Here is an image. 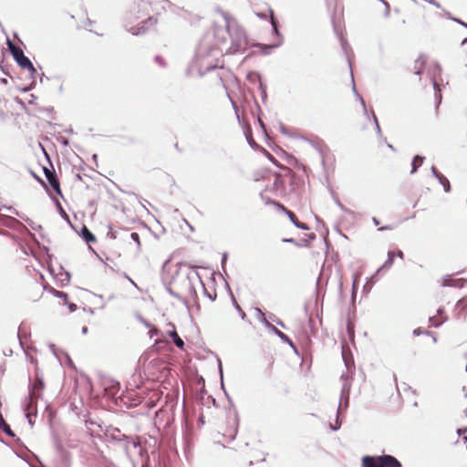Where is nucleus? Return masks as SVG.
Masks as SVG:
<instances>
[{"label": "nucleus", "mask_w": 467, "mask_h": 467, "mask_svg": "<svg viewBox=\"0 0 467 467\" xmlns=\"http://www.w3.org/2000/svg\"><path fill=\"white\" fill-rule=\"evenodd\" d=\"M225 22L226 34L231 39V46L226 50V54L234 55L244 52L249 46L244 29L229 14L221 11Z\"/></svg>", "instance_id": "1"}, {"label": "nucleus", "mask_w": 467, "mask_h": 467, "mask_svg": "<svg viewBox=\"0 0 467 467\" xmlns=\"http://www.w3.org/2000/svg\"><path fill=\"white\" fill-rule=\"evenodd\" d=\"M179 278L184 292H207L199 273L194 268L188 269L184 275L181 274Z\"/></svg>", "instance_id": "2"}, {"label": "nucleus", "mask_w": 467, "mask_h": 467, "mask_svg": "<svg viewBox=\"0 0 467 467\" xmlns=\"http://www.w3.org/2000/svg\"><path fill=\"white\" fill-rule=\"evenodd\" d=\"M6 44L15 61L20 67L27 69L30 77L34 79L37 72L31 60L25 55L22 48L15 45L10 39H7Z\"/></svg>", "instance_id": "3"}, {"label": "nucleus", "mask_w": 467, "mask_h": 467, "mask_svg": "<svg viewBox=\"0 0 467 467\" xmlns=\"http://www.w3.org/2000/svg\"><path fill=\"white\" fill-rule=\"evenodd\" d=\"M363 467H401L400 462L391 455L365 456L362 459Z\"/></svg>", "instance_id": "4"}, {"label": "nucleus", "mask_w": 467, "mask_h": 467, "mask_svg": "<svg viewBox=\"0 0 467 467\" xmlns=\"http://www.w3.org/2000/svg\"><path fill=\"white\" fill-rule=\"evenodd\" d=\"M157 23V19L153 16H150L148 19L140 22L137 26H132L128 29L133 36H139L144 34L147 30V26H153Z\"/></svg>", "instance_id": "5"}, {"label": "nucleus", "mask_w": 467, "mask_h": 467, "mask_svg": "<svg viewBox=\"0 0 467 467\" xmlns=\"http://www.w3.org/2000/svg\"><path fill=\"white\" fill-rule=\"evenodd\" d=\"M467 283V280H463L462 278H453L452 275H446L441 278V285L444 287H454V288H463L464 284Z\"/></svg>", "instance_id": "6"}, {"label": "nucleus", "mask_w": 467, "mask_h": 467, "mask_svg": "<svg viewBox=\"0 0 467 467\" xmlns=\"http://www.w3.org/2000/svg\"><path fill=\"white\" fill-rule=\"evenodd\" d=\"M278 208L287 215L290 222L296 228L301 229V230H308L309 229L306 223L299 222L297 220L296 216L295 215V213L293 212H291L290 210L286 209L283 204H278Z\"/></svg>", "instance_id": "7"}, {"label": "nucleus", "mask_w": 467, "mask_h": 467, "mask_svg": "<svg viewBox=\"0 0 467 467\" xmlns=\"http://www.w3.org/2000/svg\"><path fill=\"white\" fill-rule=\"evenodd\" d=\"M4 220L2 221V225L10 229H18L20 227H25L21 222L17 219L5 215Z\"/></svg>", "instance_id": "8"}, {"label": "nucleus", "mask_w": 467, "mask_h": 467, "mask_svg": "<svg viewBox=\"0 0 467 467\" xmlns=\"http://www.w3.org/2000/svg\"><path fill=\"white\" fill-rule=\"evenodd\" d=\"M80 236L88 243V244H90V243H94L96 242V237L95 235L89 231V229L86 226V225H83L82 228H81V231H80Z\"/></svg>", "instance_id": "9"}, {"label": "nucleus", "mask_w": 467, "mask_h": 467, "mask_svg": "<svg viewBox=\"0 0 467 467\" xmlns=\"http://www.w3.org/2000/svg\"><path fill=\"white\" fill-rule=\"evenodd\" d=\"M425 160V157L421 155H415L411 161V171L410 174H414L417 172L420 166L422 165L423 161Z\"/></svg>", "instance_id": "10"}, {"label": "nucleus", "mask_w": 467, "mask_h": 467, "mask_svg": "<svg viewBox=\"0 0 467 467\" xmlns=\"http://www.w3.org/2000/svg\"><path fill=\"white\" fill-rule=\"evenodd\" d=\"M351 80H352V83H354V77H353V73L351 72ZM352 90L357 98V99L360 102V104L362 105V108H363V111H364V115L367 116V118H369V115H368V109H367V107H366V103L363 99V98L358 94V92L357 91V88H356V86L355 84L352 85Z\"/></svg>", "instance_id": "11"}, {"label": "nucleus", "mask_w": 467, "mask_h": 467, "mask_svg": "<svg viewBox=\"0 0 467 467\" xmlns=\"http://www.w3.org/2000/svg\"><path fill=\"white\" fill-rule=\"evenodd\" d=\"M49 185L51 188L59 195H62L61 189H60V183L57 179V175H52L51 178H48L47 180Z\"/></svg>", "instance_id": "12"}, {"label": "nucleus", "mask_w": 467, "mask_h": 467, "mask_svg": "<svg viewBox=\"0 0 467 467\" xmlns=\"http://www.w3.org/2000/svg\"><path fill=\"white\" fill-rule=\"evenodd\" d=\"M281 44H282V40H280L276 44H272V45L258 44L257 46L261 48L262 53L264 55H268V54H270L272 49L278 47Z\"/></svg>", "instance_id": "13"}, {"label": "nucleus", "mask_w": 467, "mask_h": 467, "mask_svg": "<svg viewBox=\"0 0 467 467\" xmlns=\"http://www.w3.org/2000/svg\"><path fill=\"white\" fill-rule=\"evenodd\" d=\"M63 300L64 305H67L70 312H74L77 310L78 306L75 303L71 302L68 299L67 294H57Z\"/></svg>", "instance_id": "14"}, {"label": "nucleus", "mask_w": 467, "mask_h": 467, "mask_svg": "<svg viewBox=\"0 0 467 467\" xmlns=\"http://www.w3.org/2000/svg\"><path fill=\"white\" fill-rule=\"evenodd\" d=\"M218 54L217 48L211 47L209 51L204 50L203 46H201L198 49V56L199 57H209V56H215Z\"/></svg>", "instance_id": "15"}, {"label": "nucleus", "mask_w": 467, "mask_h": 467, "mask_svg": "<svg viewBox=\"0 0 467 467\" xmlns=\"http://www.w3.org/2000/svg\"><path fill=\"white\" fill-rule=\"evenodd\" d=\"M55 203H56V207L59 213V215L62 217V219H64L67 223H69L71 225L69 216L66 213V211L63 209L61 203L57 200H55Z\"/></svg>", "instance_id": "16"}, {"label": "nucleus", "mask_w": 467, "mask_h": 467, "mask_svg": "<svg viewBox=\"0 0 467 467\" xmlns=\"http://www.w3.org/2000/svg\"><path fill=\"white\" fill-rule=\"evenodd\" d=\"M0 429L5 431L7 435L13 437L15 436L13 431L11 430L10 426L5 422L4 420L2 414L0 413Z\"/></svg>", "instance_id": "17"}, {"label": "nucleus", "mask_w": 467, "mask_h": 467, "mask_svg": "<svg viewBox=\"0 0 467 467\" xmlns=\"http://www.w3.org/2000/svg\"><path fill=\"white\" fill-rule=\"evenodd\" d=\"M426 63V58L423 56H420L419 58L415 61V74L420 76L422 71V67Z\"/></svg>", "instance_id": "18"}, {"label": "nucleus", "mask_w": 467, "mask_h": 467, "mask_svg": "<svg viewBox=\"0 0 467 467\" xmlns=\"http://www.w3.org/2000/svg\"><path fill=\"white\" fill-rule=\"evenodd\" d=\"M437 180L443 186V190L445 192H451L450 182L443 174H441Z\"/></svg>", "instance_id": "19"}, {"label": "nucleus", "mask_w": 467, "mask_h": 467, "mask_svg": "<svg viewBox=\"0 0 467 467\" xmlns=\"http://www.w3.org/2000/svg\"><path fill=\"white\" fill-rule=\"evenodd\" d=\"M270 15H271V26H272V28H273V32H274L275 35H276L278 37H280L282 39V36H281V35L279 33V30H278V22L275 18L274 12L272 10L270 11Z\"/></svg>", "instance_id": "20"}, {"label": "nucleus", "mask_w": 467, "mask_h": 467, "mask_svg": "<svg viewBox=\"0 0 467 467\" xmlns=\"http://www.w3.org/2000/svg\"><path fill=\"white\" fill-rule=\"evenodd\" d=\"M431 82H432V85H433V88L435 90V99L437 101V107H438L441 104V90L439 88L438 83L436 82V80L434 78H431Z\"/></svg>", "instance_id": "21"}, {"label": "nucleus", "mask_w": 467, "mask_h": 467, "mask_svg": "<svg viewBox=\"0 0 467 467\" xmlns=\"http://www.w3.org/2000/svg\"><path fill=\"white\" fill-rule=\"evenodd\" d=\"M221 33H223V29L218 27V26H214V37L221 43H226V37L223 35L221 36Z\"/></svg>", "instance_id": "22"}, {"label": "nucleus", "mask_w": 467, "mask_h": 467, "mask_svg": "<svg viewBox=\"0 0 467 467\" xmlns=\"http://www.w3.org/2000/svg\"><path fill=\"white\" fill-rule=\"evenodd\" d=\"M347 331L349 338L353 340L355 335V325L350 319L347 322Z\"/></svg>", "instance_id": "23"}, {"label": "nucleus", "mask_w": 467, "mask_h": 467, "mask_svg": "<svg viewBox=\"0 0 467 467\" xmlns=\"http://www.w3.org/2000/svg\"><path fill=\"white\" fill-rule=\"evenodd\" d=\"M393 259H394V253L393 252H389L388 253V259L386 260L384 265L381 266V268H389L392 265V264H393Z\"/></svg>", "instance_id": "24"}, {"label": "nucleus", "mask_w": 467, "mask_h": 467, "mask_svg": "<svg viewBox=\"0 0 467 467\" xmlns=\"http://www.w3.org/2000/svg\"><path fill=\"white\" fill-rule=\"evenodd\" d=\"M334 201H335V203L337 205V207L344 213H352V211H350L349 209H348L340 201L337 197H334Z\"/></svg>", "instance_id": "25"}, {"label": "nucleus", "mask_w": 467, "mask_h": 467, "mask_svg": "<svg viewBox=\"0 0 467 467\" xmlns=\"http://www.w3.org/2000/svg\"><path fill=\"white\" fill-rule=\"evenodd\" d=\"M259 89L261 92L262 100L265 102L267 98V93H266V86L265 83H263V81H260V83H259Z\"/></svg>", "instance_id": "26"}, {"label": "nucleus", "mask_w": 467, "mask_h": 467, "mask_svg": "<svg viewBox=\"0 0 467 467\" xmlns=\"http://www.w3.org/2000/svg\"><path fill=\"white\" fill-rule=\"evenodd\" d=\"M172 337H173L174 344L178 348H182L183 347V345H184L183 340L178 336V334L176 332L173 333Z\"/></svg>", "instance_id": "27"}, {"label": "nucleus", "mask_w": 467, "mask_h": 467, "mask_svg": "<svg viewBox=\"0 0 467 467\" xmlns=\"http://www.w3.org/2000/svg\"><path fill=\"white\" fill-rule=\"evenodd\" d=\"M70 275L68 272L61 274V278L59 279L61 285L64 286L69 282Z\"/></svg>", "instance_id": "28"}, {"label": "nucleus", "mask_w": 467, "mask_h": 467, "mask_svg": "<svg viewBox=\"0 0 467 467\" xmlns=\"http://www.w3.org/2000/svg\"><path fill=\"white\" fill-rule=\"evenodd\" d=\"M3 209L12 213L15 215L19 216L20 218H21V216H23V214H20L19 212L16 209L13 208L11 206H6V205L0 206V210H3Z\"/></svg>", "instance_id": "29"}, {"label": "nucleus", "mask_w": 467, "mask_h": 467, "mask_svg": "<svg viewBox=\"0 0 467 467\" xmlns=\"http://www.w3.org/2000/svg\"><path fill=\"white\" fill-rule=\"evenodd\" d=\"M129 235H130V239L137 244L138 250H140V241L139 234L131 233Z\"/></svg>", "instance_id": "30"}, {"label": "nucleus", "mask_w": 467, "mask_h": 467, "mask_svg": "<svg viewBox=\"0 0 467 467\" xmlns=\"http://www.w3.org/2000/svg\"><path fill=\"white\" fill-rule=\"evenodd\" d=\"M247 78H248L250 81H252V82H254V81H256V80H258L259 82H260V81H262V79H261V76H260L258 73H254V72L249 73V74L247 75Z\"/></svg>", "instance_id": "31"}, {"label": "nucleus", "mask_w": 467, "mask_h": 467, "mask_svg": "<svg viewBox=\"0 0 467 467\" xmlns=\"http://www.w3.org/2000/svg\"><path fill=\"white\" fill-rule=\"evenodd\" d=\"M261 198L265 202V204H274L277 207H278V204H281L280 202H278L276 201L271 200L269 197H265L262 193H261Z\"/></svg>", "instance_id": "32"}, {"label": "nucleus", "mask_w": 467, "mask_h": 467, "mask_svg": "<svg viewBox=\"0 0 467 467\" xmlns=\"http://www.w3.org/2000/svg\"><path fill=\"white\" fill-rule=\"evenodd\" d=\"M21 219L26 221L34 230L41 229V225L35 226V223L25 215L21 216Z\"/></svg>", "instance_id": "33"}, {"label": "nucleus", "mask_w": 467, "mask_h": 467, "mask_svg": "<svg viewBox=\"0 0 467 467\" xmlns=\"http://www.w3.org/2000/svg\"><path fill=\"white\" fill-rule=\"evenodd\" d=\"M21 219L26 221L34 230L41 229V225L35 226V223L25 215L21 216Z\"/></svg>", "instance_id": "34"}, {"label": "nucleus", "mask_w": 467, "mask_h": 467, "mask_svg": "<svg viewBox=\"0 0 467 467\" xmlns=\"http://www.w3.org/2000/svg\"><path fill=\"white\" fill-rule=\"evenodd\" d=\"M118 231L117 230H114L112 226H109V233H108V236H109L110 238L112 239H117L118 238Z\"/></svg>", "instance_id": "35"}, {"label": "nucleus", "mask_w": 467, "mask_h": 467, "mask_svg": "<svg viewBox=\"0 0 467 467\" xmlns=\"http://www.w3.org/2000/svg\"><path fill=\"white\" fill-rule=\"evenodd\" d=\"M460 405L462 408V410L465 415H467V395L460 401Z\"/></svg>", "instance_id": "36"}, {"label": "nucleus", "mask_w": 467, "mask_h": 467, "mask_svg": "<svg viewBox=\"0 0 467 467\" xmlns=\"http://www.w3.org/2000/svg\"><path fill=\"white\" fill-rule=\"evenodd\" d=\"M231 299H232L233 303L235 305L237 310L241 313L242 318L244 319L245 317V313L241 309L239 305L236 303V301L234 297V294H231Z\"/></svg>", "instance_id": "37"}, {"label": "nucleus", "mask_w": 467, "mask_h": 467, "mask_svg": "<svg viewBox=\"0 0 467 467\" xmlns=\"http://www.w3.org/2000/svg\"><path fill=\"white\" fill-rule=\"evenodd\" d=\"M340 42H341V47H342L343 51L345 53H347L348 48V44L347 40L343 36H341Z\"/></svg>", "instance_id": "38"}, {"label": "nucleus", "mask_w": 467, "mask_h": 467, "mask_svg": "<svg viewBox=\"0 0 467 467\" xmlns=\"http://www.w3.org/2000/svg\"><path fill=\"white\" fill-rule=\"evenodd\" d=\"M44 173L46 175L47 180H48V178H51L52 175H57L54 171H51L47 168H44Z\"/></svg>", "instance_id": "39"}, {"label": "nucleus", "mask_w": 467, "mask_h": 467, "mask_svg": "<svg viewBox=\"0 0 467 467\" xmlns=\"http://www.w3.org/2000/svg\"><path fill=\"white\" fill-rule=\"evenodd\" d=\"M358 276L355 275L353 284H352V291L351 292H356L358 290Z\"/></svg>", "instance_id": "40"}, {"label": "nucleus", "mask_w": 467, "mask_h": 467, "mask_svg": "<svg viewBox=\"0 0 467 467\" xmlns=\"http://www.w3.org/2000/svg\"><path fill=\"white\" fill-rule=\"evenodd\" d=\"M431 174H432L436 179H438V178L441 175V172L436 169V167H434V166H432V167H431Z\"/></svg>", "instance_id": "41"}, {"label": "nucleus", "mask_w": 467, "mask_h": 467, "mask_svg": "<svg viewBox=\"0 0 467 467\" xmlns=\"http://www.w3.org/2000/svg\"><path fill=\"white\" fill-rule=\"evenodd\" d=\"M245 136H246V140H247L248 144H249L252 148H254V147L256 145V143H255V141L253 140L252 136H251V135H250V136H248L247 134H246Z\"/></svg>", "instance_id": "42"}, {"label": "nucleus", "mask_w": 467, "mask_h": 467, "mask_svg": "<svg viewBox=\"0 0 467 467\" xmlns=\"http://www.w3.org/2000/svg\"><path fill=\"white\" fill-rule=\"evenodd\" d=\"M155 61L161 67H164L165 66V62L163 60V58L161 57V56H156L155 57Z\"/></svg>", "instance_id": "43"}, {"label": "nucleus", "mask_w": 467, "mask_h": 467, "mask_svg": "<svg viewBox=\"0 0 467 467\" xmlns=\"http://www.w3.org/2000/svg\"><path fill=\"white\" fill-rule=\"evenodd\" d=\"M372 285H370V280H368L367 283L363 285L362 292H368L371 289Z\"/></svg>", "instance_id": "44"}, {"label": "nucleus", "mask_w": 467, "mask_h": 467, "mask_svg": "<svg viewBox=\"0 0 467 467\" xmlns=\"http://www.w3.org/2000/svg\"><path fill=\"white\" fill-rule=\"evenodd\" d=\"M279 184H282V177L280 174H276L275 179V185L279 186Z\"/></svg>", "instance_id": "45"}, {"label": "nucleus", "mask_w": 467, "mask_h": 467, "mask_svg": "<svg viewBox=\"0 0 467 467\" xmlns=\"http://www.w3.org/2000/svg\"><path fill=\"white\" fill-rule=\"evenodd\" d=\"M451 19L454 20L455 22H457L458 24L462 25V26L467 28V24L462 22V20L457 19V18H451Z\"/></svg>", "instance_id": "46"}, {"label": "nucleus", "mask_w": 467, "mask_h": 467, "mask_svg": "<svg viewBox=\"0 0 467 467\" xmlns=\"http://www.w3.org/2000/svg\"><path fill=\"white\" fill-rule=\"evenodd\" d=\"M376 131H377V134L381 137L382 136V132H381V129H380V126H379V123H377V126H376Z\"/></svg>", "instance_id": "47"}, {"label": "nucleus", "mask_w": 467, "mask_h": 467, "mask_svg": "<svg viewBox=\"0 0 467 467\" xmlns=\"http://www.w3.org/2000/svg\"><path fill=\"white\" fill-rule=\"evenodd\" d=\"M371 117H372L373 122H374L375 127H376L377 123H379V120H378V118H377V116L375 115V113L373 111L371 112Z\"/></svg>", "instance_id": "48"}, {"label": "nucleus", "mask_w": 467, "mask_h": 467, "mask_svg": "<svg viewBox=\"0 0 467 467\" xmlns=\"http://www.w3.org/2000/svg\"><path fill=\"white\" fill-rule=\"evenodd\" d=\"M371 117H372L373 122H374L375 127H376L377 123H379V120H378V118H377V116L375 115V113L373 111L371 112Z\"/></svg>", "instance_id": "49"}, {"label": "nucleus", "mask_w": 467, "mask_h": 467, "mask_svg": "<svg viewBox=\"0 0 467 467\" xmlns=\"http://www.w3.org/2000/svg\"><path fill=\"white\" fill-rule=\"evenodd\" d=\"M311 144L313 145V147H314L315 149H317V150H318L320 153H322L321 147H320V145H319L318 143H313V142H311Z\"/></svg>", "instance_id": "50"}, {"label": "nucleus", "mask_w": 467, "mask_h": 467, "mask_svg": "<svg viewBox=\"0 0 467 467\" xmlns=\"http://www.w3.org/2000/svg\"><path fill=\"white\" fill-rule=\"evenodd\" d=\"M206 295L210 298V300H212V301L215 300L216 296H217V294H212V293H209V294H206Z\"/></svg>", "instance_id": "51"}, {"label": "nucleus", "mask_w": 467, "mask_h": 467, "mask_svg": "<svg viewBox=\"0 0 467 467\" xmlns=\"http://www.w3.org/2000/svg\"><path fill=\"white\" fill-rule=\"evenodd\" d=\"M395 255H396V256H398V257H400V258H403V252H402V251H400V250H399V251H397L396 253H394V256H395Z\"/></svg>", "instance_id": "52"}, {"label": "nucleus", "mask_w": 467, "mask_h": 467, "mask_svg": "<svg viewBox=\"0 0 467 467\" xmlns=\"http://www.w3.org/2000/svg\"><path fill=\"white\" fill-rule=\"evenodd\" d=\"M227 260V254H223L222 257V265H223L226 263Z\"/></svg>", "instance_id": "53"}, {"label": "nucleus", "mask_w": 467, "mask_h": 467, "mask_svg": "<svg viewBox=\"0 0 467 467\" xmlns=\"http://www.w3.org/2000/svg\"><path fill=\"white\" fill-rule=\"evenodd\" d=\"M36 99V97L35 95L31 94V95H30V99H29V101H28V102L32 104V103H34V100H35Z\"/></svg>", "instance_id": "54"}, {"label": "nucleus", "mask_w": 467, "mask_h": 467, "mask_svg": "<svg viewBox=\"0 0 467 467\" xmlns=\"http://www.w3.org/2000/svg\"><path fill=\"white\" fill-rule=\"evenodd\" d=\"M231 102H232V105H233V107H234V109L235 112H237V107H236L235 102H234V101H233V100H231ZM236 116H237V118L239 119L238 113H236Z\"/></svg>", "instance_id": "55"}, {"label": "nucleus", "mask_w": 467, "mask_h": 467, "mask_svg": "<svg viewBox=\"0 0 467 467\" xmlns=\"http://www.w3.org/2000/svg\"><path fill=\"white\" fill-rule=\"evenodd\" d=\"M390 229H391L390 226H383V227L379 228V231L390 230Z\"/></svg>", "instance_id": "56"}, {"label": "nucleus", "mask_w": 467, "mask_h": 467, "mask_svg": "<svg viewBox=\"0 0 467 467\" xmlns=\"http://www.w3.org/2000/svg\"><path fill=\"white\" fill-rule=\"evenodd\" d=\"M372 221H373L375 225H379V221L376 217H373Z\"/></svg>", "instance_id": "57"}, {"label": "nucleus", "mask_w": 467, "mask_h": 467, "mask_svg": "<svg viewBox=\"0 0 467 467\" xmlns=\"http://www.w3.org/2000/svg\"><path fill=\"white\" fill-rule=\"evenodd\" d=\"M146 5H147V4L145 2H143V1L139 4V7L141 6L144 9L146 8Z\"/></svg>", "instance_id": "58"}, {"label": "nucleus", "mask_w": 467, "mask_h": 467, "mask_svg": "<svg viewBox=\"0 0 467 467\" xmlns=\"http://www.w3.org/2000/svg\"><path fill=\"white\" fill-rule=\"evenodd\" d=\"M283 241L285 242V243H294V239H292V238L284 239Z\"/></svg>", "instance_id": "59"}, {"label": "nucleus", "mask_w": 467, "mask_h": 467, "mask_svg": "<svg viewBox=\"0 0 467 467\" xmlns=\"http://www.w3.org/2000/svg\"><path fill=\"white\" fill-rule=\"evenodd\" d=\"M215 67H216V66H208L207 67V71H210V70H212V69H213Z\"/></svg>", "instance_id": "60"}, {"label": "nucleus", "mask_w": 467, "mask_h": 467, "mask_svg": "<svg viewBox=\"0 0 467 467\" xmlns=\"http://www.w3.org/2000/svg\"><path fill=\"white\" fill-rule=\"evenodd\" d=\"M467 44V37L463 38L462 41V46Z\"/></svg>", "instance_id": "61"}, {"label": "nucleus", "mask_w": 467, "mask_h": 467, "mask_svg": "<svg viewBox=\"0 0 467 467\" xmlns=\"http://www.w3.org/2000/svg\"><path fill=\"white\" fill-rule=\"evenodd\" d=\"M388 148H389L391 150L395 151V148L391 144H388Z\"/></svg>", "instance_id": "62"}, {"label": "nucleus", "mask_w": 467, "mask_h": 467, "mask_svg": "<svg viewBox=\"0 0 467 467\" xmlns=\"http://www.w3.org/2000/svg\"><path fill=\"white\" fill-rule=\"evenodd\" d=\"M259 123H260V126L265 130V125H264V122L262 120L259 119Z\"/></svg>", "instance_id": "63"}, {"label": "nucleus", "mask_w": 467, "mask_h": 467, "mask_svg": "<svg viewBox=\"0 0 467 467\" xmlns=\"http://www.w3.org/2000/svg\"><path fill=\"white\" fill-rule=\"evenodd\" d=\"M315 237H316V236H315V234H312L309 236V239L314 240V239H315Z\"/></svg>", "instance_id": "64"}]
</instances>
